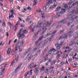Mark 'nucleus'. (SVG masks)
I'll use <instances>...</instances> for the list:
<instances>
[{"mask_svg":"<svg viewBox=\"0 0 78 78\" xmlns=\"http://www.w3.org/2000/svg\"><path fill=\"white\" fill-rule=\"evenodd\" d=\"M64 41H63V42H60V45L61 46H62L63 45H64L65 44L64 43Z\"/></svg>","mask_w":78,"mask_h":78,"instance_id":"c85d7f7f","label":"nucleus"},{"mask_svg":"<svg viewBox=\"0 0 78 78\" xmlns=\"http://www.w3.org/2000/svg\"><path fill=\"white\" fill-rule=\"evenodd\" d=\"M73 2L72 1H70V2H69V3L68 4V6H70L71 5V4Z\"/></svg>","mask_w":78,"mask_h":78,"instance_id":"c03bdc74","label":"nucleus"},{"mask_svg":"<svg viewBox=\"0 0 78 78\" xmlns=\"http://www.w3.org/2000/svg\"><path fill=\"white\" fill-rule=\"evenodd\" d=\"M14 14H11V15L9 16V19L10 20L11 19V18H13L14 17V16H13Z\"/></svg>","mask_w":78,"mask_h":78,"instance_id":"bb28decb","label":"nucleus"},{"mask_svg":"<svg viewBox=\"0 0 78 78\" xmlns=\"http://www.w3.org/2000/svg\"><path fill=\"white\" fill-rule=\"evenodd\" d=\"M5 70V69H3V66L1 67V75L2 76L4 74V71Z\"/></svg>","mask_w":78,"mask_h":78,"instance_id":"dca6fc26","label":"nucleus"},{"mask_svg":"<svg viewBox=\"0 0 78 78\" xmlns=\"http://www.w3.org/2000/svg\"><path fill=\"white\" fill-rule=\"evenodd\" d=\"M47 43L44 42L42 44H41V46L40 47L41 48H43V47H44V45L45 44H46Z\"/></svg>","mask_w":78,"mask_h":78,"instance_id":"473e14b6","label":"nucleus"},{"mask_svg":"<svg viewBox=\"0 0 78 78\" xmlns=\"http://www.w3.org/2000/svg\"><path fill=\"white\" fill-rule=\"evenodd\" d=\"M53 35H52L51 37L50 38H49V41H51V40H52V39L53 38Z\"/></svg>","mask_w":78,"mask_h":78,"instance_id":"4c0bfd02","label":"nucleus"},{"mask_svg":"<svg viewBox=\"0 0 78 78\" xmlns=\"http://www.w3.org/2000/svg\"><path fill=\"white\" fill-rule=\"evenodd\" d=\"M77 55V53H76V54L74 55L73 57V59H74L75 58V57Z\"/></svg>","mask_w":78,"mask_h":78,"instance_id":"864d4df0","label":"nucleus"},{"mask_svg":"<svg viewBox=\"0 0 78 78\" xmlns=\"http://www.w3.org/2000/svg\"><path fill=\"white\" fill-rule=\"evenodd\" d=\"M78 2H76L75 1L73 2V6H75L76 5H78Z\"/></svg>","mask_w":78,"mask_h":78,"instance_id":"c756f323","label":"nucleus"},{"mask_svg":"<svg viewBox=\"0 0 78 78\" xmlns=\"http://www.w3.org/2000/svg\"><path fill=\"white\" fill-rule=\"evenodd\" d=\"M17 26H16V25L13 27V30L16 31L17 30Z\"/></svg>","mask_w":78,"mask_h":78,"instance_id":"cd10ccee","label":"nucleus"},{"mask_svg":"<svg viewBox=\"0 0 78 78\" xmlns=\"http://www.w3.org/2000/svg\"><path fill=\"white\" fill-rule=\"evenodd\" d=\"M23 28L21 29L17 35V37L19 38L20 37V39H23L25 36V34L24 33L22 34L21 35V33L22 32H23Z\"/></svg>","mask_w":78,"mask_h":78,"instance_id":"7ed1b4c3","label":"nucleus"},{"mask_svg":"<svg viewBox=\"0 0 78 78\" xmlns=\"http://www.w3.org/2000/svg\"><path fill=\"white\" fill-rule=\"evenodd\" d=\"M74 54V53L73 52H71L70 54H69V56H72Z\"/></svg>","mask_w":78,"mask_h":78,"instance_id":"8fccbe9b","label":"nucleus"},{"mask_svg":"<svg viewBox=\"0 0 78 78\" xmlns=\"http://www.w3.org/2000/svg\"><path fill=\"white\" fill-rule=\"evenodd\" d=\"M16 62H17L19 60V56L18 54H16Z\"/></svg>","mask_w":78,"mask_h":78,"instance_id":"a211bd4d","label":"nucleus"},{"mask_svg":"<svg viewBox=\"0 0 78 78\" xmlns=\"http://www.w3.org/2000/svg\"><path fill=\"white\" fill-rule=\"evenodd\" d=\"M65 30V29H63L62 30H61V31H60V34H61L62 33H64Z\"/></svg>","mask_w":78,"mask_h":78,"instance_id":"e433bc0d","label":"nucleus"},{"mask_svg":"<svg viewBox=\"0 0 78 78\" xmlns=\"http://www.w3.org/2000/svg\"><path fill=\"white\" fill-rule=\"evenodd\" d=\"M34 67L35 68V69L36 70H38L39 69V66L38 64L37 65L35 64L34 66Z\"/></svg>","mask_w":78,"mask_h":78,"instance_id":"f3484780","label":"nucleus"},{"mask_svg":"<svg viewBox=\"0 0 78 78\" xmlns=\"http://www.w3.org/2000/svg\"><path fill=\"white\" fill-rule=\"evenodd\" d=\"M72 61V59H69V60H68V61L69 62H71Z\"/></svg>","mask_w":78,"mask_h":78,"instance_id":"338daca9","label":"nucleus"},{"mask_svg":"<svg viewBox=\"0 0 78 78\" xmlns=\"http://www.w3.org/2000/svg\"><path fill=\"white\" fill-rule=\"evenodd\" d=\"M78 18V16H76L75 18H72L71 19H72V20H73L74 19H76V18Z\"/></svg>","mask_w":78,"mask_h":78,"instance_id":"13d9d810","label":"nucleus"},{"mask_svg":"<svg viewBox=\"0 0 78 78\" xmlns=\"http://www.w3.org/2000/svg\"><path fill=\"white\" fill-rule=\"evenodd\" d=\"M49 63V62H46L45 63V65H46V67H48V64Z\"/></svg>","mask_w":78,"mask_h":78,"instance_id":"09e8293b","label":"nucleus"},{"mask_svg":"<svg viewBox=\"0 0 78 78\" xmlns=\"http://www.w3.org/2000/svg\"><path fill=\"white\" fill-rule=\"evenodd\" d=\"M27 9L28 10H32V9L30 7L28 6L27 7Z\"/></svg>","mask_w":78,"mask_h":78,"instance_id":"37998d69","label":"nucleus"},{"mask_svg":"<svg viewBox=\"0 0 78 78\" xmlns=\"http://www.w3.org/2000/svg\"><path fill=\"white\" fill-rule=\"evenodd\" d=\"M34 66V64L33 63L31 64L30 65L28 66V68L29 69H31Z\"/></svg>","mask_w":78,"mask_h":78,"instance_id":"6ab92c4d","label":"nucleus"},{"mask_svg":"<svg viewBox=\"0 0 78 78\" xmlns=\"http://www.w3.org/2000/svg\"><path fill=\"white\" fill-rule=\"evenodd\" d=\"M22 63H20V64H19L18 66V67H17L16 69H15V72H17L18 70H19L20 69L22 65Z\"/></svg>","mask_w":78,"mask_h":78,"instance_id":"6e6552de","label":"nucleus"},{"mask_svg":"<svg viewBox=\"0 0 78 78\" xmlns=\"http://www.w3.org/2000/svg\"><path fill=\"white\" fill-rule=\"evenodd\" d=\"M31 50V48H28L26 51V53H24V55H26L29 51H30Z\"/></svg>","mask_w":78,"mask_h":78,"instance_id":"ddd939ff","label":"nucleus"},{"mask_svg":"<svg viewBox=\"0 0 78 78\" xmlns=\"http://www.w3.org/2000/svg\"><path fill=\"white\" fill-rule=\"evenodd\" d=\"M74 44V43L73 42V41L71 42L69 44V46H72Z\"/></svg>","mask_w":78,"mask_h":78,"instance_id":"f704fd0d","label":"nucleus"},{"mask_svg":"<svg viewBox=\"0 0 78 78\" xmlns=\"http://www.w3.org/2000/svg\"><path fill=\"white\" fill-rule=\"evenodd\" d=\"M37 49L36 48H35L34 49V50H33L32 51V53H34L37 51Z\"/></svg>","mask_w":78,"mask_h":78,"instance_id":"a18cd8bd","label":"nucleus"},{"mask_svg":"<svg viewBox=\"0 0 78 78\" xmlns=\"http://www.w3.org/2000/svg\"><path fill=\"white\" fill-rule=\"evenodd\" d=\"M58 5L59 4L58 3H57V2H55L54 4V5H51L50 7V9L52 10L53 8H54L55 7H56V6H58Z\"/></svg>","mask_w":78,"mask_h":78,"instance_id":"0eeeda50","label":"nucleus"},{"mask_svg":"<svg viewBox=\"0 0 78 78\" xmlns=\"http://www.w3.org/2000/svg\"><path fill=\"white\" fill-rule=\"evenodd\" d=\"M39 41H38L37 40V41H36L35 43V46L36 47H40V46L41 45V44L42 43V42H41L40 43H39Z\"/></svg>","mask_w":78,"mask_h":78,"instance_id":"9d476101","label":"nucleus"},{"mask_svg":"<svg viewBox=\"0 0 78 78\" xmlns=\"http://www.w3.org/2000/svg\"><path fill=\"white\" fill-rule=\"evenodd\" d=\"M23 10L25 11H27L28 10V9L26 8H24L23 9Z\"/></svg>","mask_w":78,"mask_h":78,"instance_id":"bf43d9fd","label":"nucleus"},{"mask_svg":"<svg viewBox=\"0 0 78 78\" xmlns=\"http://www.w3.org/2000/svg\"><path fill=\"white\" fill-rule=\"evenodd\" d=\"M51 73L53 74L54 73V71H53V70H51Z\"/></svg>","mask_w":78,"mask_h":78,"instance_id":"69168bd1","label":"nucleus"},{"mask_svg":"<svg viewBox=\"0 0 78 78\" xmlns=\"http://www.w3.org/2000/svg\"><path fill=\"white\" fill-rule=\"evenodd\" d=\"M45 67L44 66H41V70L42 71H44V69H45Z\"/></svg>","mask_w":78,"mask_h":78,"instance_id":"72a5a7b5","label":"nucleus"},{"mask_svg":"<svg viewBox=\"0 0 78 78\" xmlns=\"http://www.w3.org/2000/svg\"><path fill=\"white\" fill-rule=\"evenodd\" d=\"M55 45L57 50H59L61 49V46L59 45L58 43H56Z\"/></svg>","mask_w":78,"mask_h":78,"instance_id":"f8f14e48","label":"nucleus"},{"mask_svg":"<svg viewBox=\"0 0 78 78\" xmlns=\"http://www.w3.org/2000/svg\"><path fill=\"white\" fill-rule=\"evenodd\" d=\"M30 20V19L28 17L26 19V20Z\"/></svg>","mask_w":78,"mask_h":78,"instance_id":"0e129e2a","label":"nucleus"},{"mask_svg":"<svg viewBox=\"0 0 78 78\" xmlns=\"http://www.w3.org/2000/svg\"><path fill=\"white\" fill-rule=\"evenodd\" d=\"M18 46H16L15 47V49L16 50V51H18Z\"/></svg>","mask_w":78,"mask_h":78,"instance_id":"e2e57ef3","label":"nucleus"},{"mask_svg":"<svg viewBox=\"0 0 78 78\" xmlns=\"http://www.w3.org/2000/svg\"><path fill=\"white\" fill-rule=\"evenodd\" d=\"M60 56H61V54H58V55H57V56H56V58L57 59H58V58H60Z\"/></svg>","mask_w":78,"mask_h":78,"instance_id":"79ce46f5","label":"nucleus"},{"mask_svg":"<svg viewBox=\"0 0 78 78\" xmlns=\"http://www.w3.org/2000/svg\"><path fill=\"white\" fill-rule=\"evenodd\" d=\"M74 65L75 66H77L78 65V64H77V63L76 62H75V63H74Z\"/></svg>","mask_w":78,"mask_h":78,"instance_id":"774afa93","label":"nucleus"},{"mask_svg":"<svg viewBox=\"0 0 78 78\" xmlns=\"http://www.w3.org/2000/svg\"><path fill=\"white\" fill-rule=\"evenodd\" d=\"M33 24H32V25H31L30 27H29V29H31V28H32V26H33Z\"/></svg>","mask_w":78,"mask_h":78,"instance_id":"052dcab7","label":"nucleus"},{"mask_svg":"<svg viewBox=\"0 0 78 78\" xmlns=\"http://www.w3.org/2000/svg\"><path fill=\"white\" fill-rule=\"evenodd\" d=\"M41 50H39L36 52L35 53V57H37L38 56L39 54L41 53Z\"/></svg>","mask_w":78,"mask_h":78,"instance_id":"2eb2a0df","label":"nucleus"},{"mask_svg":"<svg viewBox=\"0 0 78 78\" xmlns=\"http://www.w3.org/2000/svg\"><path fill=\"white\" fill-rule=\"evenodd\" d=\"M44 37V36H41L39 37V39L37 40L38 41H40L41 40H42Z\"/></svg>","mask_w":78,"mask_h":78,"instance_id":"393cba45","label":"nucleus"},{"mask_svg":"<svg viewBox=\"0 0 78 78\" xmlns=\"http://www.w3.org/2000/svg\"><path fill=\"white\" fill-rule=\"evenodd\" d=\"M51 53H52L51 50H49L48 51V55L51 54Z\"/></svg>","mask_w":78,"mask_h":78,"instance_id":"3c124183","label":"nucleus"},{"mask_svg":"<svg viewBox=\"0 0 78 78\" xmlns=\"http://www.w3.org/2000/svg\"><path fill=\"white\" fill-rule=\"evenodd\" d=\"M28 30H24L23 31V33L24 34H27L28 33Z\"/></svg>","mask_w":78,"mask_h":78,"instance_id":"7c9ffc66","label":"nucleus"},{"mask_svg":"<svg viewBox=\"0 0 78 78\" xmlns=\"http://www.w3.org/2000/svg\"><path fill=\"white\" fill-rule=\"evenodd\" d=\"M49 36V34H47L44 37V38H46L47 37H48Z\"/></svg>","mask_w":78,"mask_h":78,"instance_id":"5fc2aeb1","label":"nucleus"},{"mask_svg":"<svg viewBox=\"0 0 78 78\" xmlns=\"http://www.w3.org/2000/svg\"><path fill=\"white\" fill-rule=\"evenodd\" d=\"M30 73V72L29 71H28L27 72L25 73L24 77L27 76V75H29V74Z\"/></svg>","mask_w":78,"mask_h":78,"instance_id":"412c9836","label":"nucleus"},{"mask_svg":"<svg viewBox=\"0 0 78 78\" xmlns=\"http://www.w3.org/2000/svg\"><path fill=\"white\" fill-rule=\"evenodd\" d=\"M48 24L47 23V22L46 20H44L43 21L42 20H41L40 21H39L37 23V27L38 28H40V27H41L42 25V24Z\"/></svg>","mask_w":78,"mask_h":78,"instance_id":"39448f33","label":"nucleus"},{"mask_svg":"<svg viewBox=\"0 0 78 78\" xmlns=\"http://www.w3.org/2000/svg\"><path fill=\"white\" fill-rule=\"evenodd\" d=\"M11 51V49L10 48H9L7 51V54H9Z\"/></svg>","mask_w":78,"mask_h":78,"instance_id":"aec40b11","label":"nucleus"},{"mask_svg":"<svg viewBox=\"0 0 78 78\" xmlns=\"http://www.w3.org/2000/svg\"><path fill=\"white\" fill-rule=\"evenodd\" d=\"M25 43V40H22L21 42H20V47H22L23 44Z\"/></svg>","mask_w":78,"mask_h":78,"instance_id":"4468645a","label":"nucleus"},{"mask_svg":"<svg viewBox=\"0 0 78 78\" xmlns=\"http://www.w3.org/2000/svg\"><path fill=\"white\" fill-rule=\"evenodd\" d=\"M46 23L47 24H43V27H42V30L43 31L42 32V33H41V35H43L47 31V28L46 27H47L48 25H51V22H50L49 23L48 22H46Z\"/></svg>","mask_w":78,"mask_h":78,"instance_id":"f257e3e1","label":"nucleus"},{"mask_svg":"<svg viewBox=\"0 0 78 78\" xmlns=\"http://www.w3.org/2000/svg\"><path fill=\"white\" fill-rule=\"evenodd\" d=\"M34 5H35L37 4V2L36 1H34Z\"/></svg>","mask_w":78,"mask_h":78,"instance_id":"680f3d73","label":"nucleus"},{"mask_svg":"<svg viewBox=\"0 0 78 78\" xmlns=\"http://www.w3.org/2000/svg\"><path fill=\"white\" fill-rule=\"evenodd\" d=\"M11 12L12 13V14H14V15H15V13L14 12V11L13 9L12 10H11Z\"/></svg>","mask_w":78,"mask_h":78,"instance_id":"a19ab883","label":"nucleus"},{"mask_svg":"<svg viewBox=\"0 0 78 78\" xmlns=\"http://www.w3.org/2000/svg\"><path fill=\"white\" fill-rule=\"evenodd\" d=\"M34 73L35 74H37V75H38L39 74V70H36L34 71Z\"/></svg>","mask_w":78,"mask_h":78,"instance_id":"4be33fe9","label":"nucleus"},{"mask_svg":"<svg viewBox=\"0 0 78 78\" xmlns=\"http://www.w3.org/2000/svg\"><path fill=\"white\" fill-rule=\"evenodd\" d=\"M72 32H70V31H69V32L68 34H64L63 37V39L64 38L65 39L67 38L68 37L69 38L71 37H72Z\"/></svg>","mask_w":78,"mask_h":78,"instance_id":"423d86ee","label":"nucleus"},{"mask_svg":"<svg viewBox=\"0 0 78 78\" xmlns=\"http://www.w3.org/2000/svg\"><path fill=\"white\" fill-rule=\"evenodd\" d=\"M68 8V5L66 4L64 6L62 7L61 8V10L62 11H60V12L56 13L57 15L59 16H61V14H63L66 12L67 9Z\"/></svg>","mask_w":78,"mask_h":78,"instance_id":"f03ea898","label":"nucleus"},{"mask_svg":"<svg viewBox=\"0 0 78 78\" xmlns=\"http://www.w3.org/2000/svg\"><path fill=\"white\" fill-rule=\"evenodd\" d=\"M56 32H57V30H55L54 31V32H53L52 33H49V35L50 36V35H51V34H55Z\"/></svg>","mask_w":78,"mask_h":78,"instance_id":"2f4dec72","label":"nucleus"},{"mask_svg":"<svg viewBox=\"0 0 78 78\" xmlns=\"http://www.w3.org/2000/svg\"><path fill=\"white\" fill-rule=\"evenodd\" d=\"M2 25L4 27H6V25L5 22L3 23L2 24Z\"/></svg>","mask_w":78,"mask_h":78,"instance_id":"58836bf2","label":"nucleus"},{"mask_svg":"<svg viewBox=\"0 0 78 78\" xmlns=\"http://www.w3.org/2000/svg\"><path fill=\"white\" fill-rule=\"evenodd\" d=\"M40 32V31H38L37 33L35 34L34 35V36L33 37V41H34V40H36V39L37 37V36L38 35V34Z\"/></svg>","mask_w":78,"mask_h":78,"instance_id":"1a4fd4ad","label":"nucleus"},{"mask_svg":"<svg viewBox=\"0 0 78 78\" xmlns=\"http://www.w3.org/2000/svg\"><path fill=\"white\" fill-rule=\"evenodd\" d=\"M15 60H14L10 64V66H12V65H13L14 64V63H15Z\"/></svg>","mask_w":78,"mask_h":78,"instance_id":"ea45409f","label":"nucleus"},{"mask_svg":"<svg viewBox=\"0 0 78 78\" xmlns=\"http://www.w3.org/2000/svg\"><path fill=\"white\" fill-rule=\"evenodd\" d=\"M66 23V22L65 21H64V20H60L59 21V23H60V24H64Z\"/></svg>","mask_w":78,"mask_h":78,"instance_id":"5701e85b","label":"nucleus"},{"mask_svg":"<svg viewBox=\"0 0 78 78\" xmlns=\"http://www.w3.org/2000/svg\"><path fill=\"white\" fill-rule=\"evenodd\" d=\"M33 57V55H31V56H30V57H29V59H28V60H27V61L28 62H29L30 61V60L31 59V58Z\"/></svg>","mask_w":78,"mask_h":78,"instance_id":"b1692460","label":"nucleus"},{"mask_svg":"<svg viewBox=\"0 0 78 78\" xmlns=\"http://www.w3.org/2000/svg\"><path fill=\"white\" fill-rule=\"evenodd\" d=\"M63 36H61V37H60L57 40L58 41H59L61 39H63Z\"/></svg>","mask_w":78,"mask_h":78,"instance_id":"49530a36","label":"nucleus"},{"mask_svg":"<svg viewBox=\"0 0 78 78\" xmlns=\"http://www.w3.org/2000/svg\"><path fill=\"white\" fill-rule=\"evenodd\" d=\"M23 51V49L22 48H19V51H20V52H21Z\"/></svg>","mask_w":78,"mask_h":78,"instance_id":"6e6d98bb","label":"nucleus"},{"mask_svg":"<svg viewBox=\"0 0 78 78\" xmlns=\"http://www.w3.org/2000/svg\"><path fill=\"white\" fill-rule=\"evenodd\" d=\"M77 9L78 10V7L77 8ZM78 14V10H74L73 11L71 12V14L69 15L68 17H70V16H75L76 15Z\"/></svg>","mask_w":78,"mask_h":78,"instance_id":"20e7f679","label":"nucleus"},{"mask_svg":"<svg viewBox=\"0 0 78 78\" xmlns=\"http://www.w3.org/2000/svg\"><path fill=\"white\" fill-rule=\"evenodd\" d=\"M48 4H50L52 3V0H48Z\"/></svg>","mask_w":78,"mask_h":78,"instance_id":"c9c22d12","label":"nucleus"},{"mask_svg":"<svg viewBox=\"0 0 78 78\" xmlns=\"http://www.w3.org/2000/svg\"><path fill=\"white\" fill-rule=\"evenodd\" d=\"M61 9V7H58L56 8L55 11L57 12L59 10Z\"/></svg>","mask_w":78,"mask_h":78,"instance_id":"a878e982","label":"nucleus"},{"mask_svg":"<svg viewBox=\"0 0 78 78\" xmlns=\"http://www.w3.org/2000/svg\"><path fill=\"white\" fill-rule=\"evenodd\" d=\"M49 6L48 5V3H47V4L45 6V7L47 9L48 8Z\"/></svg>","mask_w":78,"mask_h":78,"instance_id":"de8ad7c7","label":"nucleus"},{"mask_svg":"<svg viewBox=\"0 0 78 78\" xmlns=\"http://www.w3.org/2000/svg\"><path fill=\"white\" fill-rule=\"evenodd\" d=\"M49 56V54H47L46 55H45L44 57H43V58L44 59V61H46L48 59V57Z\"/></svg>","mask_w":78,"mask_h":78,"instance_id":"9b49d317","label":"nucleus"},{"mask_svg":"<svg viewBox=\"0 0 78 78\" xmlns=\"http://www.w3.org/2000/svg\"><path fill=\"white\" fill-rule=\"evenodd\" d=\"M4 44V43H3V42H1V43H0V46H3Z\"/></svg>","mask_w":78,"mask_h":78,"instance_id":"603ef678","label":"nucleus"},{"mask_svg":"<svg viewBox=\"0 0 78 78\" xmlns=\"http://www.w3.org/2000/svg\"><path fill=\"white\" fill-rule=\"evenodd\" d=\"M44 10L45 11H46L47 10V9L45 7H44L43 8Z\"/></svg>","mask_w":78,"mask_h":78,"instance_id":"4d7b16f0","label":"nucleus"}]
</instances>
